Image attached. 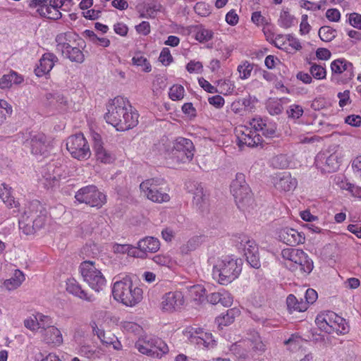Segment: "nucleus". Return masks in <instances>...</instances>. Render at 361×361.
<instances>
[{
  "label": "nucleus",
  "instance_id": "f257e3e1",
  "mask_svg": "<svg viewBox=\"0 0 361 361\" xmlns=\"http://www.w3.org/2000/svg\"><path fill=\"white\" fill-rule=\"evenodd\" d=\"M104 119L117 130L124 131L133 128L138 123L139 115L129 101L123 97H116L106 105Z\"/></svg>",
  "mask_w": 361,
  "mask_h": 361
},
{
  "label": "nucleus",
  "instance_id": "f03ea898",
  "mask_svg": "<svg viewBox=\"0 0 361 361\" xmlns=\"http://www.w3.org/2000/svg\"><path fill=\"white\" fill-rule=\"evenodd\" d=\"M242 265V260L237 257L229 255L219 257L213 264V278L220 284L227 285L239 276Z\"/></svg>",
  "mask_w": 361,
  "mask_h": 361
},
{
  "label": "nucleus",
  "instance_id": "7ed1b4c3",
  "mask_svg": "<svg viewBox=\"0 0 361 361\" xmlns=\"http://www.w3.org/2000/svg\"><path fill=\"white\" fill-rule=\"evenodd\" d=\"M114 298L128 307H133L142 299L143 291L138 286H134L129 278L116 281L112 287Z\"/></svg>",
  "mask_w": 361,
  "mask_h": 361
},
{
  "label": "nucleus",
  "instance_id": "20e7f679",
  "mask_svg": "<svg viewBox=\"0 0 361 361\" xmlns=\"http://www.w3.org/2000/svg\"><path fill=\"white\" fill-rule=\"evenodd\" d=\"M195 150L193 142L183 137L176 138L166 147V152L169 158L178 164L191 161Z\"/></svg>",
  "mask_w": 361,
  "mask_h": 361
},
{
  "label": "nucleus",
  "instance_id": "39448f33",
  "mask_svg": "<svg viewBox=\"0 0 361 361\" xmlns=\"http://www.w3.org/2000/svg\"><path fill=\"white\" fill-rule=\"evenodd\" d=\"M231 192L234 197L236 205L243 210L252 208L254 200L250 188L245 180V176L238 173L231 184Z\"/></svg>",
  "mask_w": 361,
  "mask_h": 361
},
{
  "label": "nucleus",
  "instance_id": "423d86ee",
  "mask_svg": "<svg viewBox=\"0 0 361 361\" xmlns=\"http://www.w3.org/2000/svg\"><path fill=\"white\" fill-rule=\"evenodd\" d=\"M315 322L321 330L328 334H344L348 331L345 320L331 311L318 314Z\"/></svg>",
  "mask_w": 361,
  "mask_h": 361
},
{
  "label": "nucleus",
  "instance_id": "0eeeda50",
  "mask_svg": "<svg viewBox=\"0 0 361 361\" xmlns=\"http://www.w3.org/2000/svg\"><path fill=\"white\" fill-rule=\"evenodd\" d=\"M135 347L140 353L156 358H161L169 353L166 343L155 336H146L139 338Z\"/></svg>",
  "mask_w": 361,
  "mask_h": 361
},
{
  "label": "nucleus",
  "instance_id": "6e6552de",
  "mask_svg": "<svg viewBox=\"0 0 361 361\" xmlns=\"http://www.w3.org/2000/svg\"><path fill=\"white\" fill-rule=\"evenodd\" d=\"M80 272L81 276L89 286L99 292L106 286V280L99 268L96 267L93 261H84L80 265Z\"/></svg>",
  "mask_w": 361,
  "mask_h": 361
},
{
  "label": "nucleus",
  "instance_id": "1a4fd4ad",
  "mask_svg": "<svg viewBox=\"0 0 361 361\" xmlns=\"http://www.w3.org/2000/svg\"><path fill=\"white\" fill-rule=\"evenodd\" d=\"M66 148L71 156L78 160H87L91 155L90 145L82 133L68 137Z\"/></svg>",
  "mask_w": 361,
  "mask_h": 361
},
{
  "label": "nucleus",
  "instance_id": "9d476101",
  "mask_svg": "<svg viewBox=\"0 0 361 361\" xmlns=\"http://www.w3.org/2000/svg\"><path fill=\"white\" fill-rule=\"evenodd\" d=\"M77 201L92 207H102L106 202V196L94 185H87L80 189L75 196Z\"/></svg>",
  "mask_w": 361,
  "mask_h": 361
},
{
  "label": "nucleus",
  "instance_id": "9b49d317",
  "mask_svg": "<svg viewBox=\"0 0 361 361\" xmlns=\"http://www.w3.org/2000/svg\"><path fill=\"white\" fill-rule=\"evenodd\" d=\"M236 243L239 249H242L250 265L258 269L260 267L258 247L255 241L245 235H240L237 237Z\"/></svg>",
  "mask_w": 361,
  "mask_h": 361
},
{
  "label": "nucleus",
  "instance_id": "f8f14e48",
  "mask_svg": "<svg viewBox=\"0 0 361 361\" xmlns=\"http://www.w3.org/2000/svg\"><path fill=\"white\" fill-rule=\"evenodd\" d=\"M140 188L145 195L152 202L162 203L169 202L170 200L169 195L158 188L157 180H146L141 183Z\"/></svg>",
  "mask_w": 361,
  "mask_h": 361
},
{
  "label": "nucleus",
  "instance_id": "ddd939ff",
  "mask_svg": "<svg viewBox=\"0 0 361 361\" xmlns=\"http://www.w3.org/2000/svg\"><path fill=\"white\" fill-rule=\"evenodd\" d=\"M235 133L240 147L247 146L254 147L262 143V137L255 131L246 126H239L235 128Z\"/></svg>",
  "mask_w": 361,
  "mask_h": 361
},
{
  "label": "nucleus",
  "instance_id": "4468645a",
  "mask_svg": "<svg viewBox=\"0 0 361 361\" xmlns=\"http://www.w3.org/2000/svg\"><path fill=\"white\" fill-rule=\"evenodd\" d=\"M56 50L71 61L82 63L85 60V56L82 51L78 47H71L66 41V35L60 34L56 37Z\"/></svg>",
  "mask_w": 361,
  "mask_h": 361
},
{
  "label": "nucleus",
  "instance_id": "2eb2a0df",
  "mask_svg": "<svg viewBox=\"0 0 361 361\" xmlns=\"http://www.w3.org/2000/svg\"><path fill=\"white\" fill-rule=\"evenodd\" d=\"M341 159L338 154L333 153H319L315 157L314 164L316 166L321 169L323 173H331L336 171L340 166Z\"/></svg>",
  "mask_w": 361,
  "mask_h": 361
},
{
  "label": "nucleus",
  "instance_id": "dca6fc26",
  "mask_svg": "<svg viewBox=\"0 0 361 361\" xmlns=\"http://www.w3.org/2000/svg\"><path fill=\"white\" fill-rule=\"evenodd\" d=\"M136 248L139 251L137 253H133V256L145 259L147 257L148 254L155 253L160 249V241L157 238L147 236L137 242Z\"/></svg>",
  "mask_w": 361,
  "mask_h": 361
},
{
  "label": "nucleus",
  "instance_id": "f3484780",
  "mask_svg": "<svg viewBox=\"0 0 361 361\" xmlns=\"http://www.w3.org/2000/svg\"><path fill=\"white\" fill-rule=\"evenodd\" d=\"M26 143L30 145L31 153L34 155L45 156L51 147L47 136L43 133L31 135L30 141Z\"/></svg>",
  "mask_w": 361,
  "mask_h": 361
},
{
  "label": "nucleus",
  "instance_id": "a211bd4d",
  "mask_svg": "<svg viewBox=\"0 0 361 361\" xmlns=\"http://www.w3.org/2000/svg\"><path fill=\"white\" fill-rule=\"evenodd\" d=\"M61 167L51 164L43 168L41 181L44 187L49 189L58 185L61 179Z\"/></svg>",
  "mask_w": 361,
  "mask_h": 361
},
{
  "label": "nucleus",
  "instance_id": "6ab92c4d",
  "mask_svg": "<svg viewBox=\"0 0 361 361\" xmlns=\"http://www.w3.org/2000/svg\"><path fill=\"white\" fill-rule=\"evenodd\" d=\"M184 303L183 295L181 292H169L166 293L161 300V309L164 312H172L180 309Z\"/></svg>",
  "mask_w": 361,
  "mask_h": 361
},
{
  "label": "nucleus",
  "instance_id": "aec40b11",
  "mask_svg": "<svg viewBox=\"0 0 361 361\" xmlns=\"http://www.w3.org/2000/svg\"><path fill=\"white\" fill-rule=\"evenodd\" d=\"M42 342L51 348H56L63 344V338L61 331L55 326L40 330Z\"/></svg>",
  "mask_w": 361,
  "mask_h": 361
},
{
  "label": "nucleus",
  "instance_id": "412c9836",
  "mask_svg": "<svg viewBox=\"0 0 361 361\" xmlns=\"http://www.w3.org/2000/svg\"><path fill=\"white\" fill-rule=\"evenodd\" d=\"M278 237L280 241L290 246H295L303 243L305 239L302 233L288 227L279 229Z\"/></svg>",
  "mask_w": 361,
  "mask_h": 361
},
{
  "label": "nucleus",
  "instance_id": "4be33fe9",
  "mask_svg": "<svg viewBox=\"0 0 361 361\" xmlns=\"http://www.w3.org/2000/svg\"><path fill=\"white\" fill-rule=\"evenodd\" d=\"M93 141V149L97 160L104 164L112 163L116 159L115 155L104 147L101 136L94 134Z\"/></svg>",
  "mask_w": 361,
  "mask_h": 361
},
{
  "label": "nucleus",
  "instance_id": "5701e85b",
  "mask_svg": "<svg viewBox=\"0 0 361 361\" xmlns=\"http://www.w3.org/2000/svg\"><path fill=\"white\" fill-rule=\"evenodd\" d=\"M331 69L336 74L344 73L343 82H348L354 77L353 65L345 59H338L332 61Z\"/></svg>",
  "mask_w": 361,
  "mask_h": 361
},
{
  "label": "nucleus",
  "instance_id": "b1692460",
  "mask_svg": "<svg viewBox=\"0 0 361 361\" xmlns=\"http://www.w3.org/2000/svg\"><path fill=\"white\" fill-rule=\"evenodd\" d=\"M57 61L58 58L54 54L49 52L44 54L39 61V64L35 69L36 75L42 77L49 73Z\"/></svg>",
  "mask_w": 361,
  "mask_h": 361
},
{
  "label": "nucleus",
  "instance_id": "393cba45",
  "mask_svg": "<svg viewBox=\"0 0 361 361\" xmlns=\"http://www.w3.org/2000/svg\"><path fill=\"white\" fill-rule=\"evenodd\" d=\"M274 184L277 190L287 192L295 189L298 181L289 173L285 172L275 177Z\"/></svg>",
  "mask_w": 361,
  "mask_h": 361
},
{
  "label": "nucleus",
  "instance_id": "a878e982",
  "mask_svg": "<svg viewBox=\"0 0 361 361\" xmlns=\"http://www.w3.org/2000/svg\"><path fill=\"white\" fill-rule=\"evenodd\" d=\"M190 341L199 346L207 348L212 346L214 343L212 334L204 332L201 329H196L195 332H191Z\"/></svg>",
  "mask_w": 361,
  "mask_h": 361
},
{
  "label": "nucleus",
  "instance_id": "bb28decb",
  "mask_svg": "<svg viewBox=\"0 0 361 361\" xmlns=\"http://www.w3.org/2000/svg\"><path fill=\"white\" fill-rule=\"evenodd\" d=\"M245 340L248 345L250 353L254 352L257 354L262 355L266 351V344L262 341L257 332H251Z\"/></svg>",
  "mask_w": 361,
  "mask_h": 361
},
{
  "label": "nucleus",
  "instance_id": "cd10ccee",
  "mask_svg": "<svg viewBox=\"0 0 361 361\" xmlns=\"http://www.w3.org/2000/svg\"><path fill=\"white\" fill-rule=\"evenodd\" d=\"M2 188L0 190V198L4 202V203L6 205L7 207L10 209H14V212H19L20 204L19 202L14 199L11 194V188L8 187L5 183H3Z\"/></svg>",
  "mask_w": 361,
  "mask_h": 361
},
{
  "label": "nucleus",
  "instance_id": "c85d7f7f",
  "mask_svg": "<svg viewBox=\"0 0 361 361\" xmlns=\"http://www.w3.org/2000/svg\"><path fill=\"white\" fill-rule=\"evenodd\" d=\"M39 207V204L37 202H32L29 208L28 214L30 219L32 220L34 226L37 230L40 229L43 227L46 221V215L41 211L38 214V211L36 209Z\"/></svg>",
  "mask_w": 361,
  "mask_h": 361
},
{
  "label": "nucleus",
  "instance_id": "c756f323",
  "mask_svg": "<svg viewBox=\"0 0 361 361\" xmlns=\"http://www.w3.org/2000/svg\"><path fill=\"white\" fill-rule=\"evenodd\" d=\"M66 290L68 293L87 301H92L94 298L92 295H88L80 285L73 279H68L66 282Z\"/></svg>",
  "mask_w": 361,
  "mask_h": 361
},
{
  "label": "nucleus",
  "instance_id": "7c9ffc66",
  "mask_svg": "<svg viewBox=\"0 0 361 361\" xmlns=\"http://www.w3.org/2000/svg\"><path fill=\"white\" fill-rule=\"evenodd\" d=\"M239 314L240 311L238 309L232 308L228 310L226 314L222 313L221 315L216 318V323L218 324L219 327L222 329L224 326H226L232 324L235 317Z\"/></svg>",
  "mask_w": 361,
  "mask_h": 361
},
{
  "label": "nucleus",
  "instance_id": "2f4dec72",
  "mask_svg": "<svg viewBox=\"0 0 361 361\" xmlns=\"http://www.w3.org/2000/svg\"><path fill=\"white\" fill-rule=\"evenodd\" d=\"M23 81V78L16 72L11 71L8 74L3 75L0 78V88L8 89L12 85H18Z\"/></svg>",
  "mask_w": 361,
  "mask_h": 361
},
{
  "label": "nucleus",
  "instance_id": "473e14b6",
  "mask_svg": "<svg viewBox=\"0 0 361 361\" xmlns=\"http://www.w3.org/2000/svg\"><path fill=\"white\" fill-rule=\"evenodd\" d=\"M281 256L283 259L293 262L295 268L300 259H305L304 251L296 248H286L282 250Z\"/></svg>",
  "mask_w": 361,
  "mask_h": 361
},
{
  "label": "nucleus",
  "instance_id": "72a5a7b5",
  "mask_svg": "<svg viewBox=\"0 0 361 361\" xmlns=\"http://www.w3.org/2000/svg\"><path fill=\"white\" fill-rule=\"evenodd\" d=\"M230 350L235 356L242 359H247L250 353L245 339L231 345Z\"/></svg>",
  "mask_w": 361,
  "mask_h": 361
},
{
  "label": "nucleus",
  "instance_id": "f704fd0d",
  "mask_svg": "<svg viewBox=\"0 0 361 361\" xmlns=\"http://www.w3.org/2000/svg\"><path fill=\"white\" fill-rule=\"evenodd\" d=\"M188 293L190 298L197 303H202L206 300V289L201 284L189 287Z\"/></svg>",
  "mask_w": 361,
  "mask_h": 361
},
{
  "label": "nucleus",
  "instance_id": "c9c22d12",
  "mask_svg": "<svg viewBox=\"0 0 361 361\" xmlns=\"http://www.w3.org/2000/svg\"><path fill=\"white\" fill-rule=\"evenodd\" d=\"M288 309L290 313L293 312H304L307 309V303L304 302L301 298L299 301L293 295H289L286 299Z\"/></svg>",
  "mask_w": 361,
  "mask_h": 361
},
{
  "label": "nucleus",
  "instance_id": "e433bc0d",
  "mask_svg": "<svg viewBox=\"0 0 361 361\" xmlns=\"http://www.w3.org/2000/svg\"><path fill=\"white\" fill-rule=\"evenodd\" d=\"M24 281V274L19 269H16L13 276L4 281V286L7 290H12L18 288Z\"/></svg>",
  "mask_w": 361,
  "mask_h": 361
},
{
  "label": "nucleus",
  "instance_id": "4c0bfd02",
  "mask_svg": "<svg viewBox=\"0 0 361 361\" xmlns=\"http://www.w3.org/2000/svg\"><path fill=\"white\" fill-rule=\"evenodd\" d=\"M295 23V16L290 13L288 8L283 9L281 11L278 19V24L281 27L287 29L294 25Z\"/></svg>",
  "mask_w": 361,
  "mask_h": 361
},
{
  "label": "nucleus",
  "instance_id": "58836bf2",
  "mask_svg": "<svg viewBox=\"0 0 361 361\" xmlns=\"http://www.w3.org/2000/svg\"><path fill=\"white\" fill-rule=\"evenodd\" d=\"M31 220L27 211H25L21 219L19 220V227L26 235L32 234L37 231Z\"/></svg>",
  "mask_w": 361,
  "mask_h": 361
},
{
  "label": "nucleus",
  "instance_id": "ea45409f",
  "mask_svg": "<svg viewBox=\"0 0 361 361\" xmlns=\"http://www.w3.org/2000/svg\"><path fill=\"white\" fill-rule=\"evenodd\" d=\"M193 193V202L197 207H202L207 200V195L204 192L203 187L199 183H195Z\"/></svg>",
  "mask_w": 361,
  "mask_h": 361
},
{
  "label": "nucleus",
  "instance_id": "a19ab883",
  "mask_svg": "<svg viewBox=\"0 0 361 361\" xmlns=\"http://www.w3.org/2000/svg\"><path fill=\"white\" fill-rule=\"evenodd\" d=\"M83 35L85 37L87 38L92 43L99 45L103 47H107L110 44V41L106 37H99L92 30H86L84 31Z\"/></svg>",
  "mask_w": 361,
  "mask_h": 361
},
{
  "label": "nucleus",
  "instance_id": "79ce46f5",
  "mask_svg": "<svg viewBox=\"0 0 361 361\" xmlns=\"http://www.w3.org/2000/svg\"><path fill=\"white\" fill-rule=\"evenodd\" d=\"M305 259H300L297 264L295 269L299 270L305 274H310L314 267L313 261L309 257L307 253L304 252Z\"/></svg>",
  "mask_w": 361,
  "mask_h": 361
},
{
  "label": "nucleus",
  "instance_id": "37998d69",
  "mask_svg": "<svg viewBox=\"0 0 361 361\" xmlns=\"http://www.w3.org/2000/svg\"><path fill=\"white\" fill-rule=\"evenodd\" d=\"M310 73L314 79L323 80L326 78V71L324 66L315 63H310Z\"/></svg>",
  "mask_w": 361,
  "mask_h": 361
},
{
  "label": "nucleus",
  "instance_id": "c03bdc74",
  "mask_svg": "<svg viewBox=\"0 0 361 361\" xmlns=\"http://www.w3.org/2000/svg\"><path fill=\"white\" fill-rule=\"evenodd\" d=\"M132 63L134 66L141 67L142 71L145 72H149L152 70V66L147 58L144 57L140 54H136L132 59Z\"/></svg>",
  "mask_w": 361,
  "mask_h": 361
},
{
  "label": "nucleus",
  "instance_id": "a18cd8bd",
  "mask_svg": "<svg viewBox=\"0 0 361 361\" xmlns=\"http://www.w3.org/2000/svg\"><path fill=\"white\" fill-rule=\"evenodd\" d=\"M319 36L324 42H331L336 36V30L329 26H322L319 30Z\"/></svg>",
  "mask_w": 361,
  "mask_h": 361
},
{
  "label": "nucleus",
  "instance_id": "49530a36",
  "mask_svg": "<svg viewBox=\"0 0 361 361\" xmlns=\"http://www.w3.org/2000/svg\"><path fill=\"white\" fill-rule=\"evenodd\" d=\"M41 17L47 18L51 20H59L62 17L61 13L59 10H56V8H53L48 4L47 6L43 9V11L39 15Z\"/></svg>",
  "mask_w": 361,
  "mask_h": 361
},
{
  "label": "nucleus",
  "instance_id": "de8ad7c7",
  "mask_svg": "<svg viewBox=\"0 0 361 361\" xmlns=\"http://www.w3.org/2000/svg\"><path fill=\"white\" fill-rule=\"evenodd\" d=\"M217 86L218 92L224 95L231 94L235 88L234 84L229 80H219Z\"/></svg>",
  "mask_w": 361,
  "mask_h": 361
},
{
  "label": "nucleus",
  "instance_id": "09e8293b",
  "mask_svg": "<svg viewBox=\"0 0 361 361\" xmlns=\"http://www.w3.org/2000/svg\"><path fill=\"white\" fill-rule=\"evenodd\" d=\"M253 69V65L245 61L238 66V72L239 77L242 80L247 79L250 75Z\"/></svg>",
  "mask_w": 361,
  "mask_h": 361
},
{
  "label": "nucleus",
  "instance_id": "8fccbe9b",
  "mask_svg": "<svg viewBox=\"0 0 361 361\" xmlns=\"http://www.w3.org/2000/svg\"><path fill=\"white\" fill-rule=\"evenodd\" d=\"M267 109L271 115H279L282 112L283 106L281 100L269 99L267 103Z\"/></svg>",
  "mask_w": 361,
  "mask_h": 361
},
{
  "label": "nucleus",
  "instance_id": "3c124183",
  "mask_svg": "<svg viewBox=\"0 0 361 361\" xmlns=\"http://www.w3.org/2000/svg\"><path fill=\"white\" fill-rule=\"evenodd\" d=\"M185 90L180 85H173L169 92L170 99L173 101H178L184 97Z\"/></svg>",
  "mask_w": 361,
  "mask_h": 361
},
{
  "label": "nucleus",
  "instance_id": "603ef678",
  "mask_svg": "<svg viewBox=\"0 0 361 361\" xmlns=\"http://www.w3.org/2000/svg\"><path fill=\"white\" fill-rule=\"evenodd\" d=\"M113 252L116 254H125L128 253V255H133V253H136L134 250H135V247H133L128 244H118L115 243L112 247Z\"/></svg>",
  "mask_w": 361,
  "mask_h": 361
},
{
  "label": "nucleus",
  "instance_id": "864d4df0",
  "mask_svg": "<svg viewBox=\"0 0 361 361\" xmlns=\"http://www.w3.org/2000/svg\"><path fill=\"white\" fill-rule=\"evenodd\" d=\"M302 343V339L298 335H292L288 340L284 341V344L288 346L290 351H295L300 348Z\"/></svg>",
  "mask_w": 361,
  "mask_h": 361
},
{
  "label": "nucleus",
  "instance_id": "5fc2aeb1",
  "mask_svg": "<svg viewBox=\"0 0 361 361\" xmlns=\"http://www.w3.org/2000/svg\"><path fill=\"white\" fill-rule=\"evenodd\" d=\"M11 112V106L5 100L0 99V126L6 122L8 115Z\"/></svg>",
  "mask_w": 361,
  "mask_h": 361
},
{
  "label": "nucleus",
  "instance_id": "6e6d98bb",
  "mask_svg": "<svg viewBox=\"0 0 361 361\" xmlns=\"http://www.w3.org/2000/svg\"><path fill=\"white\" fill-rule=\"evenodd\" d=\"M35 317H36V319L38 323L39 331L48 328L49 326H54V325H52L53 321L50 317L44 315L40 313H37L35 315Z\"/></svg>",
  "mask_w": 361,
  "mask_h": 361
},
{
  "label": "nucleus",
  "instance_id": "4d7b16f0",
  "mask_svg": "<svg viewBox=\"0 0 361 361\" xmlns=\"http://www.w3.org/2000/svg\"><path fill=\"white\" fill-rule=\"evenodd\" d=\"M213 37V32L205 28H200L195 35V39L200 42H206Z\"/></svg>",
  "mask_w": 361,
  "mask_h": 361
},
{
  "label": "nucleus",
  "instance_id": "13d9d810",
  "mask_svg": "<svg viewBox=\"0 0 361 361\" xmlns=\"http://www.w3.org/2000/svg\"><path fill=\"white\" fill-rule=\"evenodd\" d=\"M303 109L300 105L292 104L287 109V114L289 118L297 119L303 114Z\"/></svg>",
  "mask_w": 361,
  "mask_h": 361
},
{
  "label": "nucleus",
  "instance_id": "bf43d9fd",
  "mask_svg": "<svg viewBox=\"0 0 361 361\" xmlns=\"http://www.w3.org/2000/svg\"><path fill=\"white\" fill-rule=\"evenodd\" d=\"M47 4L48 0H30L28 6L30 8L35 9L37 13L39 16Z\"/></svg>",
  "mask_w": 361,
  "mask_h": 361
},
{
  "label": "nucleus",
  "instance_id": "052dcab7",
  "mask_svg": "<svg viewBox=\"0 0 361 361\" xmlns=\"http://www.w3.org/2000/svg\"><path fill=\"white\" fill-rule=\"evenodd\" d=\"M350 90H346L343 92H340L338 93L337 97L339 99V106L344 107L350 104H351V99L350 97Z\"/></svg>",
  "mask_w": 361,
  "mask_h": 361
},
{
  "label": "nucleus",
  "instance_id": "680f3d73",
  "mask_svg": "<svg viewBox=\"0 0 361 361\" xmlns=\"http://www.w3.org/2000/svg\"><path fill=\"white\" fill-rule=\"evenodd\" d=\"M276 125L274 123L270 122L268 120L266 121V126H263L262 131L263 135L267 137H274L276 133Z\"/></svg>",
  "mask_w": 361,
  "mask_h": 361
},
{
  "label": "nucleus",
  "instance_id": "e2e57ef3",
  "mask_svg": "<svg viewBox=\"0 0 361 361\" xmlns=\"http://www.w3.org/2000/svg\"><path fill=\"white\" fill-rule=\"evenodd\" d=\"M267 119L262 118L261 117H255L253 118L250 121V125L251 128H252L256 133L257 131H261L263 129V126H266V121Z\"/></svg>",
  "mask_w": 361,
  "mask_h": 361
},
{
  "label": "nucleus",
  "instance_id": "0e129e2a",
  "mask_svg": "<svg viewBox=\"0 0 361 361\" xmlns=\"http://www.w3.org/2000/svg\"><path fill=\"white\" fill-rule=\"evenodd\" d=\"M153 261L158 265L169 267L171 264V258L166 255H157L153 257Z\"/></svg>",
  "mask_w": 361,
  "mask_h": 361
},
{
  "label": "nucleus",
  "instance_id": "69168bd1",
  "mask_svg": "<svg viewBox=\"0 0 361 361\" xmlns=\"http://www.w3.org/2000/svg\"><path fill=\"white\" fill-rule=\"evenodd\" d=\"M159 61L164 66H168L173 61V57L168 48H164L159 57Z\"/></svg>",
  "mask_w": 361,
  "mask_h": 361
},
{
  "label": "nucleus",
  "instance_id": "338daca9",
  "mask_svg": "<svg viewBox=\"0 0 361 361\" xmlns=\"http://www.w3.org/2000/svg\"><path fill=\"white\" fill-rule=\"evenodd\" d=\"M220 296L221 299L219 303H221L223 306L228 307L232 305L233 299L230 293L225 290H222L220 291Z\"/></svg>",
  "mask_w": 361,
  "mask_h": 361
},
{
  "label": "nucleus",
  "instance_id": "774afa93",
  "mask_svg": "<svg viewBox=\"0 0 361 361\" xmlns=\"http://www.w3.org/2000/svg\"><path fill=\"white\" fill-rule=\"evenodd\" d=\"M348 20L354 27L361 30V15L357 13H352L348 15Z\"/></svg>",
  "mask_w": 361,
  "mask_h": 361
}]
</instances>
